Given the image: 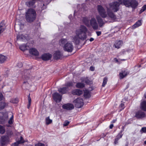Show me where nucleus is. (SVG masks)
<instances>
[{"label":"nucleus","mask_w":146,"mask_h":146,"mask_svg":"<svg viewBox=\"0 0 146 146\" xmlns=\"http://www.w3.org/2000/svg\"><path fill=\"white\" fill-rule=\"evenodd\" d=\"M120 138H119V137H116V138L115 139L117 140H118Z\"/></svg>","instance_id":"obj_59"},{"label":"nucleus","mask_w":146,"mask_h":146,"mask_svg":"<svg viewBox=\"0 0 146 146\" xmlns=\"http://www.w3.org/2000/svg\"><path fill=\"white\" fill-rule=\"evenodd\" d=\"M144 96L145 98H146V93L144 94Z\"/></svg>","instance_id":"obj_62"},{"label":"nucleus","mask_w":146,"mask_h":146,"mask_svg":"<svg viewBox=\"0 0 146 146\" xmlns=\"http://www.w3.org/2000/svg\"><path fill=\"white\" fill-rule=\"evenodd\" d=\"M8 117L7 113L6 112L0 113V123L3 124Z\"/></svg>","instance_id":"obj_9"},{"label":"nucleus","mask_w":146,"mask_h":146,"mask_svg":"<svg viewBox=\"0 0 146 146\" xmlns=\"http://www.w3.org/2000/svg\"><path fill=\"white\" fill-rule=\"evenodd\" d=\"M6 27L5 24V21H2L0 23V34L5 30Z\"/></svg>","instance_id":"obj_20"},{"label":"nucleus","mask_w":146,"mask_h":146,"mask_svg":"<svg viewBox=\"0 0 146 146\" xmlns=\"http://www.w3.org/2000/svg\"><path fill=\"white\" fill-rule=\"evenodd\" d=\"M11 102L13 103H17L18 102V99L17 98L13 99L11 100Z\"/></svg>","instance_id":"obj_40"},{"label":"nucleus","mask_w":146,"mask_h":146,"mask_svg":"<svg viewBox=\"0 0 146 146\" xmlns=\"http://www.w3.org/2000/svg\"><path fill=\"white\" fill-rule=\"evenodd\" d=\"M63 54L62 52L59 50L56 51L53 55L54 58L57 60L60 58L62 56Z\"/></svg>","instance_id":"obj_15"},{"label":"nucleus","mask_w":146,"mask_h":146,"mask_svg":"<svg viewBox=\"0 0 146 146\" xmlns=\"http://www.w3.org/2000/svg\"><path fill=\"white\" fill-rule=\"evenodd\" d=\"M123 131V130H121V131H120V133H121V134H122V133Z\"/></svg>","instance_id":"obj_60"},{"label":"nucleus","mask_w":146,"mask_h":146,"mask_svg":"<svg viewBox=\"0 0 146 146\" xmlns=\"http://www.w3.org/2000/svg\"><path fill=\"white\" fill-rule=\"evenodd\" d=\"M5 132V129L3 126L0 125V133L1 134H3Z\"/></svg>","instance_id":"obj_35"},{"label":"nucleus","mask_w":146,"mask_h":146,"mask_svg":"<svg viewBox=\"0 0 146 146\" xmlns=\"http://www.w3.org/2000/svg\"><path fill=\"white\" fill-rule=\"evenodd\" d=\"M108 81V78H104L103 79V81L102 84V86L104 87L107 83Z\"/></svg>","instance_id":"obj_39"},{"label":"nucleus","mask_w":146,"mask_h":146,"mask_svg":"<svg viewBox=\"0 0 146 146\" xmlns=\"http://www.w3.org/2000/svg\"><path fill=\"white\" fill-rule=\"evenodd\" d=\"M73 82H68L66 83L65 84V85L66 86L65 87L67 88L68 89V88L69 87H72L73 86Z\"/></svg>","instance_id":"obj_34"},{"label":"nucleus","mask_w":146,"mask_h":146,"mask_svg":"<svg viewBox=\"0 0 146 146\" xmlns=\"http://www.w3.org/2000/svg\"><path fill=\"white\" fill-rule=\"evenodd\" d=\"M85 82L86 83L88 84L90 82V80L88 79H85Z\"/></svg>","instance_id":"obj_48"},{"label":"nucleus","mask_w":146,"mask_h":146,"mask_svg":"<svg viewBox=\"0 0 146 146\" xmlns=\"http://www.w3.org/2000/svg\"><path fill=\"white\" fill-rule=\"evenodd\" d=\"M3 98V96L2 94L0 93V101L2 100Z\"/></svg>","instance_id":"obj_52"},{"label":"nucleus","mask_w":146,"mask_h":146,"mask_svg":"<svg viewBox=\"0 0 146 146\" xmlns=\"http://www.w3.org/2000/svg\"><path fill=\"white\" fill-rule=\"evenodd\" d=\"M96 18L98 22V27H99L100 28L103 27L105 23L103 19L99 15L96 16Z\"/></svg>","instance_id":"obj_10"},{"label":"nucleus","mask_w":146,"mask_h":146,"mask_svg":"<svg viewBox=\"0 0 146 146\" xmlns=\"http://www.w3.org/2000/svg\"><path fill=\"white\" fill-rule=\"evenodd\" d=\"M71 17V16L70 15L69 16V18H70V17Z\"/></svg>","instance_id":"obj_64"},{"label":"nucleus","mask_w":146,"mask_h":146,"mask_svg":"<svg viewBox=\"0 0 146 146\" xmlns=\"http://www.w3.org/2000/svg\"><path fill=\"white\" fill-rule=\"evenodd\" d=\"M140 132L142 133H146V127H143L142 128L140 131Z\"/></svg>","instance_id":"obj_42"},{"label":"nucleus","mask_w":146,"mask_h":146,"mask_svg":"<svg viewBox=\"0 0 146 146\" xmlns=\"http://www.w3.org/2000/svg\"><path fill=\"white\" fill-rule=\"evenodd\" d=\"M5 106V103L4 102H0V110L3 109Z\"/></svg>","instance_id":"obj_38"},{"label":"nucleus","mask_w":146,"mask_h":146,"mask_svg":"<svg viewBox=\"0 0 146 146\" xmlns=\"http://www.w3.org/2000/svg\"><path fill=\"white\" fill-rule=\"evenodd\" d=\"M122 43V40L116 41L115 42L114 45L115 48L118 49L121 46Z\"/></svg>","instance_id":"obj_23"},{"label":"nucleus","mask_w":146,"mask_h":146,"mask_svg":"<svg viewBox=\"0 0 146 146\" xmlns=\"http://www.w3.org/2000/svg\"><path fill=\"white\" fill-rule=\"evenodd\" d=\"M90 70L92 71H94V68L93 66H91L90 67Z\"/></svg>","instance_id":"obj_50"},{"label":"nucleus","mask_w":146,"mask_h":146,"mask_svg":"<svg viewBox=\"0 0 146 146\" xmlns=\"http://www.w3.org/2000/svg\"><path fill=\"white\" fill-rule=\"evenodd\" d=\"M96 34L98 36H100L101 34V31H97L96 32Z\"/></svg>","instance_id":"obj_49"},{"label":"nucleus","mask_w":146,"mask_h":146,"mask_svg":"<svg viewBox=\"0 0 146 146\" xmlns=\"http://www.w3.org/2000/svg\"><path fill=\"white\" fill-rule=\"evenodd\" d=\"M113 126V124H111L110 126V129H112Z\"/></svg>","instance_id":"obj_55"},{"label":"nucleus","mask_w":146,"mask_h":146,"mask_svg":"<svg viewBox=\"0 0 146 146\" xmlns=\"http://www.w3.org/2000/svg\"><path fill=\"white\" fill-rule=\"evenodd\" d=\"M146 9V4L145 5H144L142 7V8L139 11V13L140 14L141 13L143 12Z\"/></svg>","instance_id":"obj_41"},{"label":"nucleus","mask_w":146,"mask_h":146,"mask_svg":"<svg viewBox=\"0 0 146 146\" xmlns=\"http://www.w3.org/2000/svg\"><path fill=\"white\" fill-rule=\"evenodd\" d=\"M53 97L54 100L56 102H60L62 99V95L58 93H54L53 95Z\"/></svg>","instance_id":"obj_11"},{"label":"nucleus","mask_w":146,"mask_h":146,"mask_svg":"<svg viewBox=\"0 0 146 146\" xmlns=\"http://www.w3.org/2000/svg\"><path fill=\"white\" fill-rule=\"evenodd\" d=\"M28 44H27L26 45H22L19 46L20 49L24 51L25 50L28 49L29 47L27 46Z\"/></svg>","instance_id":"obj_29"},{"label":"nucleus","mask_w":146,"mask_h":146,"mask_svg":"<svg viewBox=\"0 0 146 146\" xmlns=\"http://www.w3.org/2000/svg\"><path fill=\"white\" fill-rule=\"evenodd\" d=\"M145 114L144 112L140 110L137 112L135 116L138 119H141L145 117Z\"/></svg>","instance_id":"obj_14"},{"label":"nucleus","mask_w":146,"mask_h":146,"mask_svg":"<svg viewBox=\"0 0 146 146\" xmlns=\"http://www.w3.org/2000/svg\"><path fill=\"white\" fill-rule=\"evenodd\" d=\"M115 61H117H117H118V60H117V59H116V58H115Z\"/></svg>","instance_id":"obj_61"},{"label":"nucleus","mask_w":146,"mask_h":146,"mask_svg":"<svg viewBox=\"0 0 146 146\" xmlns=\"http://www.w3.org/2000/svg\"><path fill=\"white\" fill-rule=\"evenodd\" d=\"M140 108L144 111H146V102L143 101L141 103Z\"/></svg>","instance_id":"obj_25"},{"label":"nucleus","mask_w":146,"mask_h":146,"mask_svg":"<svg viewBox=\"0 0 146 146\" xmlns=\"http://www.w3.org/2000/svg\"><path fill=\"white\" fill-rule=\"evenodd\" d=\"M9 137L7 136H3L1 137L0 140V143L2 146L7 145L9 143Z\"/></svg>","instance_id":"obj_8"},{"label":"nucleus","mask_w":146,"mask_h":146,"mask_svg":"<svg viewBox=\"0 0 146 146\" xmlns=\"http://www.w3.org/2000/svg\"><path fill=\"white\" fill-rule=\"evenodd\" d=\"M88 31L87 28L85 26L81 25L80 28L75 31L76 35L73 39V41L76 44H78L80 40H84L87 38L86 33Z\"/></svg>","instance_id":"obj_2"},{"label":"nucleus","mask_w":146,"mask_h":146,"mask_svg":"<svg viewBox=\"0 0 146 146\" xmlns=\"http://www.w3.org/2000/svg\"><path fill=\"white\" fill-rule=\"evenodd\" d=\"M141 25V20H139L137 21L135 24H134L132 26L133 29H135Z\"/></svg>","instance_id":"obj_27"},{"label":"nucleus","mask_w":146,"mask_h":146,"mask_svg":"<svg viewBox=\"0 0 146 146\" xmlns=\"http://www.w3.org/2000/svg\"><path fill=\"white\" fill-rule=\"evenodd\" d=\"M116 119H113V120L111 122L113 123H114L116 122Z\"/></svg>","instance_id":"obj_57"},{"label":"nucleus","mask_w":146,"mask_h":146,"mask_svg":"<svg viewBox=\"0 0 146 146\" xmlns=\"http://www.w3.org/2000/svg\"><path fill=\"white\" fill-rule=\"evenodd\" d=\"M69 121H65V122L63 124V125L64 126H66L68 125L69 124Z\"/></svg>","instance_id":"obj_45"},{"label":"nucleus","mask_w":146,"mask_h":146,"mask_svg":"<svg viewBox=\"0 0 146 146\" xmlns=\"http://www.w3.org/2000/svg\"><path fill=\"white\" fill-rule=\"evenodd\" d=\"M62 108L68 110H71L74 108V105L72 104L68 103L63 105L62 106Z\"/></svg>","instance_id":"obj_13"},{"label":"nucleus","mask_w":146,"mask_h":146,"mask_svg":"<svg viewBox=\"0 0 146 146\" xmlns=\"http://www.w3.org/2000/svg\"><path fill=\"white\" fill-rule=\"evenodd\" d=\"M90 25L94 30H97L98 29V25L96 19L92 18L90 21Z\"/></svg>","instance_id":"obj_7"},{"label":"nucleus","mask_w":146,"mask_h":146,"mask_svg":"<svg viewBox=\"0 0 146 146\" xmlns=\"http://www.w3.org/2000/svg\"><path fill=\"white\" fill-rule=\"evenodd\" d=\"M36 16V12L32 9H29L25 14V18L27 21L29 23L33 22L35 19Z\"/></svg>","instance_id":"obj_3"},{"label":"nucleus","mask_w":146,"mask_h":146,"mask_svg":"<svg viewBox=\"0 0 146 146\" xmlns=\"http://www.w3.org/2000/svg\"><path fill=\"white\" fill-rule=\"evenodd\" d=\"M118 143V140H116L115 139V141L114 142V144H116Z\"/></svg>","instance_id":"obj_56"},{"label":"nucleus","mask_w":146,"mask_h":146,"mask_svg":"<svg viewBox=\"0 0 146 146\" xmlns=\"http://www.w3.org/2000/svg\"><path fill=\"white\" fill-rule=\"evenodd\" d=\"M52 57V55L49 54H44L42 55L41 58L44 60H47L50 59Z\"/></svg>","instance_id":"obj_17"},{"label":"nucleus","mask_w":146,"mask_h":146,"mask_svg":"<svg viewBox=\"0 0 146 146\" xmlns=\"http://www.w3.org/2000/svg\"><path fill=\"white\" fill-rule=\"evenodd\" d=\"M97 10L99 14L103 18H105L107 16L105 9L101 5L98 6Z\"/></svg>","instance_id":"obj_4"},{"label":"nucleus","mask_w":146,"mask_h":146,"mask_svg":"<svg viewBox=\"0 0 146 146\" xmlns=\"http://www.w3.org/2000/svg\"><path fill=\"white\" fill-rule=\"evenodd\" d=\"M45 121L46 124L47 125H48L49 124L51 123L52 122V120L50 119L49 117H46V118Z\"/></svg>","instance_id":"obj_32"},{"label":"nucleus","mask_w":146,"mask_h":146,"mask_svg":"<svg viewBox=\"0 0 146 146\" xmlns=\"http://www.w3.org/2000/svg\"><path fill=\"white\" fill-rule=\"evenodd\" d=\"M119 2H114L109 4L110 9L115 12L117 11L119 9L120 4H123L126 7H131L135 9L138 5V2L136 0H118Z\"/></svg>","instance_id":"obj_1"},{"label":"nucleus","mask_w":146,"mask_h":146,"mask_svg":"<svg viewBox=\"0 0 146 146\" xmlns=\"http://www.w3.org/2000/svg\"><path fill=\"white\" fill-rule=\"evenodd\" d=\"M29 52L32 55L35 56H38L39 53L37 50L35 48H31L29 49Z\"/></svg>","instance_id":"obj_18"},{"label":"nucleus","mask_w":146,"mask_h":146,"mask_svg":"<svg viewBox=\"0 0 146 146\" xmlns=\"http://www.w3.org/2000/svg\"><path fill=\"white\" fill-rule=\"evenodd\" d=\"M107 13L108 17L111 18V19L114 20L116 19V17L115 14L111 11L110 9L107 8Z\"/></svg>","instance_id":"obj_12"},{"label":"nucleus","mask_w":146,"mask_h":146,"mask_svg":"<svg viewBox=\"0 0 146 146\" xmlns=\"http://www.w3.org/2000/svg\"><path fill=\"white\" fill-rule=\"evenodd\" d=\"M123 135L122 134H121L120 133H119L117 135V136L118 137H119V138H121L122 136Z\"/></svg>","instance_id":"obj_47"},{"label":"nucleus","mask_w":146,"mask_h":146,"mask_svg":"<svg viewBox=\"0 0 146 146\" xmlns=\"http://www.w3.org/2000/svg\"><path fill=\"white\" fill-rule=\"evenodd\" d=\"M13 115L12 116V117L10 118L9 120L8 121V123L9 124H11L13 123Z\"/></svg>","instance_id":"obj_44"},{"label":"nucleus","mask_w":146,"mask_h":146,"mask_svg":"<svg viewBox=\"0 0 146 146\" xmlns=\"http://www.w3.org/2000/svg\"><path fill=\"white\" fill-rule=\"evenodd\" d=\"M7 58V56L2 54H0V64H2L5 62Z\"/></svg>","instance_id":"obj_22"},{"label":"nucleus","mask_w":146,"mask_h":146,"mask_svg":"<svg viewBox=\"0 0 146 146\" xmlns=\"http://www.w3.org/2000/svg\"><path fill=\"white\" fill-rule=\"evenodd\" d=\"M25 75L27 76V77L29 76H28L30 74L31 72V71L29 69L26 70H25Z\"/></svg>","instance_id":"obj_37"},{"label":"nucleus","mask_w":146,"mask_h":146,"mask_svg":"<svg viewBox=\"0 0 146 146\" xmlns=\"http://www.w3.org/2000/svg\"><path fill=\"white\" fill-rule=\"evenodd\" d=\"M69 89L65 87L62 88H60L58 89V91L59 92L62 94H64L66 93L68 91Z\"/></svg>","instance_id":"obj_19"},{"label":"nucleus","mask_w":146,"mask_h":146,"mask_svg":"<svg viewBox=\"0 0 146 146\" xmlns=\"http://www.w3.org/2000/svg\"><path fill=\"white\" fill-rule=\"evenodd\" d=\"M73 103L75 107L77 108H81L84 104L83 100L80 98L75 99Z\"/></svg>","instance_id":"obj_6"},{"label":"nucleus","mask_w":146,"mask_h":146,"mask_svg":"<svg viewBox=\"0 0 146 146\" xmlns=\"http://www.w3.org/2000/svg\"><path fill=\"white\" fill-rule=\"evenodd\" d=\"M23 66L22 64L21 63H19L18 64V66L20 68L21 67Z\"/></svg>","instance_id":"obj_51"},{"label":"nucleus","mask_w":146,"mask_h":146,"mask_svg":"<svg viewBox=\"0 0 146 146\" xmlns=\"http://www.w3.org/2000/svg\"><path fill=\"white\" fill-rule=\"evenodd\" d=\"M73 95H80L83 93V91L79 89H76L73 90L72 92Z\"/></svg>","instance_id":"obj_21"},{"label":"nucleus","mask_w":146,"mask_h":146,"mask_svg":"<svg viewBox=\"0 0 146 146\" xmlns=\"http://www.w3.org/2000/svg\"><path fill=\"white\" fill-rule=\"evenodd\" d=\"M31 104L28 103V104L27 105V108L28 109H29L30 106V105H31Z\"/></svg>","instance_id":"obj_58"},{"label":"nucleus","mask_w":146,"mask_h":146,"mask_svg":"<svg viewBox=\"0 0 146 146\" xmlns=\"http://www.w3.org/2000/svg\"><path fill=\"white\" fill-rule=\"evenodd\" d=\"M84 96L85 98H89L90 97V92L88 90H86L84 92Z\"/></svg>","instance_id":"obj_33"},{"label":"nucleus","mask_w":146,"mask_h":146,"mask_svg":"<svg viewBox=\"0 0 146 146\" xmlns=\"http://www.w3.org/2000/svg\"><path fill=\"white\" fill-rule=\"evenodd\" d=\"M34 4V2L33 1H30L26 3V4L29 7H30L33 5Z\"/></svg>","instance_id":"obj_36"},{"label":"nucleus","mask_w":146,"mask_h":146,"mask_svg":"<svg viewBox=\"0 0 146 146\" xmlns=\"http://www.w3.org/2000/svg\"><path fill=\"white\" fill-rule=\"evenodd\" d=\"M24 142L25 141L23 139V137H21L20 140L18 141L17 142L15 143H14V145L15 146H17L19 144L24 143Z\"/></svg>","instance_id":"obj_28"},{"label":"nucleus","mask_w":146,"mask_h":146,"mask_svg":"<svg viewBox=\"0 0 146 146\" xmlns=\"http://www.w3.org/2000/svg\"><path fill=\"white\" fill-rule=\"evenodd\" d=\"M44 144L39 143L35 144V146H44Z\"/></svg>","instance_id":"obj_46"},{"label":"nucleus","mask_w":146,"mask_h":146,"mask_svg":"<svg viewBox=\"0 0 146 146\" xmlns=\"http://www.w3.org/2000/svg\"><path fill=\"white\" fill-rule=\"evenodd\" d=\"M76 86L77 88H82L84 87V84L82 83L78 82L76 84Z\"/></svg>","instance_id":"obj_31"},{"label":"nucleus","mask_w":146,"mask_h":146,"mask_svg":"<svg viewBox=\"0 0 146 146\" xmlns=\"http://www.w3.org/2000/svg\"><path fill=\"white\" fill-rule=\"evenodd\" d=\"M119 108L120 111L123 110L124 108V104L122 103H121L119 106Z\"/></svg>","instance_id":"obj_43"},{"label":"nucleus","mask_w":146,"mask_h":146,"mask_svg":"<svg viewBox=\"0 0 146 146\" xmlns=\"http://www.w3.org/2000/svg\"><path fill=\"white\" fill-rule=\"evenodd\" d=\"M68 40L66 38H62L59 40V44L63 48L66 45V44L68 42Z\"/></svg>","instance_id":"obj_16"},{"label":"nucleus","mask_w":146,"mask_h":146,"mask_svg":"<svg viewBox=\"0 0 146 146\" xmlns=\"http://www.w3.org/2000/svg\"><path fill=\"white\" fill-rule=\"evenodd\" d=\"M63 48L65 51L71 52L74 49V46L72 42L68 41Z\"/></svg>","instance_id":"obj_5"},{"label":"nucleus","mask_w":146,"mask_h":146,"mask_svg":"<svg viewBox=\"0 0 146 146\" xmlns=\"http://www.w3.org/2000/svg\"><path fill=\"white\" fill-rule=\"evenodd\" d=\"M27 35H24L23 34H20L18 35L17 36V39L18 40H23L26 39Z\"/></svg>","instance_id":"obj_24"},{"label":"nucleus","mask_w":146,"mask_h":146,"mask_svg":"<svg viewBox=\"0 0 146 146\" xmlns=\"http://www.w3.org/2000/svg\"><path fill=\"white\" fill-rule=\"evenodd\" d=\"M94 40V39L93 38H91L90 39V42H92V41H93Z\"/></svg>","instance_id":"obj_54"},{"label":"nucleus","mask_w":146,"mask_h":146,"mask_svg":"<svg viewBox=\"0 0 146 146\" xmlns=\"http://www.w3.org/2000/svg\"><path fill=\"white\" fill-rule=\"evenodd\" d=\"M83 21L87 26H89L90 25L89 21L87 18H83Z\"/></svg>","instance_id":"obj_30"},{"label":"nucleus","mask_w":146,"mask_h":146,"mask_svg":"<svg viewBox=\"0 0 146 146\" xmlns=\"http://www.w3.org/2000/svg\"><path fill=\"white\" fill-rule=\"evenodd\" d=\"M28 103L31 104V99L30 97H29L28 99Z\"/></svg>","instance_id":"obj_53"},{"label":"nucleus","mask_w":146,"mask_h":146,"mask_svg":"<svg viewBox=\"0 0 146 146\" xmlns=\"http://www.w3.org/2000/svg\"><path fill=\"white\" fill-rule=\"evenodd\" d=\"M144 143L145 144H146V140L145 141Z\"/></svg>","instance_id":"obj_63"},{"label":"nucleus","mask_w":146,"mask_h":146,"mask_svg":"<svg viewBox=\"0 0 146 146\" xmlns=\"http://www.w3.org/2000/svg\"><path fill=\"white\" fill-rule=\"evenodd\" d=\"M128 74V73L125 71H122L121 72L119 73V76L120 79H122L125 77Z\"/></svg>","instance_id":"obj_26"}]
</instances>
